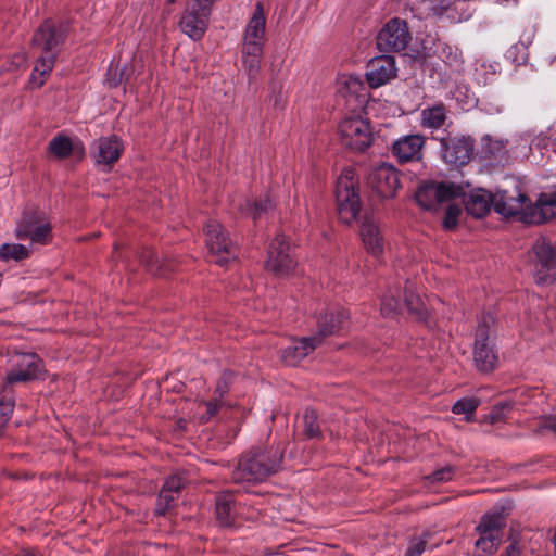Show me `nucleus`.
<instances>
[{
    "label": "nucleus",
    "instance_id": "1",
    "mask_svg": "<svg viewBox=\"0 0 556 556\" xmlns=\"http://www.w3.org/2000/svg\"><path fill=\"white\" fill-rule=\"evenodd\" d=\"M64 38V27H55L51 21H45L36 31L33 45L34 49L40 53V55L29 78L31 88H40L43 85L47 76L54 66L59 46L63 42Z\"/></svg>",
    "mask_w": 556,
    "mask_h": 556
},
{
    "label": "nucleus",
    "instance_id": "2",
    "mask_svg": "<svg viewBox=\"0 0 556 556\" xmlns=\"http://www.w3.org/2000/svg\"><path fill=\"white\" fill-rule=\"evenodd\" d=\"M346 317L348 315L344 311L320 316L317 321V332L314 336L291 341L288 346L281 350V361L288 366L298 365L321 344L324 338L339 331L343 327V321Z\"/></svg>",
    "mask_w": 556,
    "mask_h": 556
},
{
    "label": "nucleus",
    "instance_id": "3",
    "mask_svg": "<svg viewBox=\"0 0 556 556\" xmlns=\"http://www.w3.org/2000/svg\"><path fill=\"white\" fill-rule=\"evenodd\" d=\"M282 454L274 452H257L243 455L232 471L235 483L261 482L280 468Z\"/></svg>",
    "mask_w": 556,
    "mask_h": 556
},
{
    "label": "nucleus",
    "instance_id": "4",
    "mask_svg": "<svg viewBox=\"0 0 556 556\" xmlns=\"http://www.w3.org/2000/svg\"><path fill=\"white\" fill-rule=\"evenodd\" d=\"M357 178L351 168L344 169L338 177L336 203L339 218L344 224H352L359 215L361 199L357 191Z\"/></svg>",
    "mask_w": 556,
    "mask_h": 556
},
{
    "label": "nucleus",
    "instance_id": "5",
    "mask_svg": "<svg viewBox=\"0 0 556 556\" xmlns=\"http://www.w3.org/2000/svg\"><path fill=\"white\" fill-rule=\"evenodd\" d=\"M533 278L538 285H549L556 280V248L545 238H540L529 252Z\"/></svg>",
    "mask_w": 556,
    "mask_h": 556
},
{
    "label": "nucleus",
    "instance_id": "6",
    "mask_svg": "<svg viewBox=\"0 0 556 556\" xmlns=\"http://www.w3.org/2000/svg\"><path fill=\"white\" fill-rule=\"evenodd\" d=\"M339 135L344 146L358 152L369 148L374 140L368 119L358 113L342 118L339 124Z\"/></svg>",
    "mask_w": 556,
    "mask_h": 556
},
{
    "label": "nucleus",
    "instance_id": "7",
    "mask_svg": "<svg viewBox=\"0 0 556 556\" xmlns=\"http://www.w3.org/2000/svg\"><path fill=\"white\" fill-rule=\"evenodd\" d=\"M20 240H29L35 245H46L52 241V227L43 212L25 213L15 228Z\"/></svg>",
    "mask_w": 556,
    "mask_h": 556
},
{
    "label": "nucleus",
    "instance_id": "8",
    "mask_svg": "<svg viewBox=\"0 0 556 556\" xmlns=\"http://www.w3.org/2000/svg\"><path fill=\"white\" fill-rule=\"evenodd\" d=\"M215 1L188 0L179 23L181 31L193 40L201 39L208 26L212 5Z\"/></svg>",
    "mask_w": 556,
    "mask_h": 556
},
{
    "label": "nucleus",
    "instance_id": "9",
    "mask_svg": "<svg viewBox=\"0 0 556 556\" xmlns=\"http://www.w3.org/2000/svg\"><path fill=\"white\" fill-rule=\"evenodd\" d=\"M296 260L288 238L285 235H277L269 243L266 270L278 277H287L296 267Z\"/></svg>",
    "mask_w": 556,
    "mask_h": 556
},
{
    "label": "nucleus",
    "instance_id": "10",
    "mask_svg": "<svg viewBox=\"0 0 556 556\" xmlns=\"http://www.w3.org/2000/svg\"><path fill=\"white\" fill-rule=\"evenodd\" d=\"M492 325V316H483L476 331L473 359L478 369L483 372L492 371L497 363V354L489 337Z\"/></svg>",
    "mask_w": 556,
    "mask_h": 556
},
{
    "label": "nucleus",
    "instance_id": "11",
    "mask_svg": "<svg viewBox=\"0 0 556 556\" xmlns=\"http://www.w3.org/2000/svg\"><path fill=\"white\" fill-rule=\"evenodd\" d=\"M367 186L377 198L391 199L400 188V174L392 164L380 163L368 173Z\"/></svg>",
    "mask_w": 556,
    "mask_h": 556
},
{
    "label": "nucleus",
    "instance_id": "12",
    "mask_svg": "<svg viewBox=\"0 0 556 556\" xmlns=\"http://www.w3.org/2000/svg\"><path fill=\"white\" fill-rule=\"evenodd\" d=\"M463 195V188L451 182H426L416 192V201L426 210H437L445 202Z\"/></svg>",
    "mask_w": 556,
    "mask_h": 556
},
{
    "label": "nucleus",
    "instance_id": "13",
    "mask_svg": "<svg viewBox=\"0 0 556 556\" xmlns=\"http://www.w3.org/2000/svg\"><path fill=\"white\" fill-rule=\"evenodd\" d=\"M412 40L407 23L394 17L388 21L377 35V48L382 52H401Z\"/></svg>",
    "mask_w": 556,
    "mask_h": 556
},
{
    "label": "nucleus",
    "instance_id": "14",
    "mask_svg": "<svg viewBox=\"0 0 556 556\" xmlns=\"http://www.w3.org/2000/svg\"><path fill=\"white\" fill-rule=\"evenodd\" d=\"M493 207L503 216H517L519 220L523 222V214L529 207V198L515 181L513 190H498L493 195Z\"/></svg>",
    "mask_w": 556,
    "mask_h": 556
},
{
    "label": "nucleus",
    "instance_id": "15",
    "mask_svg": "<svg viewBox=\"0 0 556 556\" xmlns=\"http://www.w3.org/2000/svg\"><path fill=\"white\" fill-rule=\"evenodd\" d=\"M204 230L208 251L219 255L216 263L224 265L230 257H235L232 241L219 223L210 220Z\"/></svg>",
    "mask_w": 556,
    "mask_h": 556
},
{
    "label": "nucleus",
    "instance_id": "16",
    "mask_svg": "<svg viewBox=\"0 0 556 556\" xmlns=\"http://www.w3.org/2000/svg\"><path fill=\"white\" fill-rule=\"evenodd\" d=\"M12 369L7 375L8 383L35 379L42 369L41 359L34 353H17L11 358Z\"/></svg>",
    "mask_w": 556,
    "mask_h": 556
},
{
    "label": "nucleus",
    "instance_id": "17",
    "mask_svg": "<svg viewBox=\"0 0 556 556\" xmlns=\"http://www.w3.org/2000/svg\"><path fill=\"white\" fill-rule=\"evenodd\" d=\"M441 155L445 163L459 166L469 162L472 140L469 137H446L440 139Z\"/></svg>",
    "mask_w": 556,
    "mask_h": 556
},
{
    "label": "nucleus",
    "instance_id": "18",
    "mask_svg": "<svg viewBox=\"0 0 556 556\" xmlns=\"http://www.w3.org/2000/svg\"><path fill=\"white\" fill-rule=\"evenodd\" d=\"M337 94L346 100V104L353 109L362 106L366 101V88L358 75L340 74L336 81Z\"/></svg>",
    "mask_w": 556,
    "mask_h": 556
},
{
    "label": "nucleus",
    "instance_id": "19",
    "mask_svg": "<svg viewBox=\"0 0 556 556\" xmlns=\"http://www.w3.org/2000/svg\"><path fill=\"white\" fill-rule=\"evenodd\" d=\"M396 76L395 60L390 55H381L370 60L366 79L371 88L381 87Z\"/></svg>",
    "mask_w": 556,
    "mask_h": 556
},
{
    "label": "nucleus",
    "instance_id": "20",
    "mask_svg": "<svg viewBox=\"0 0 556 556\" xmlns=\"http://www.w3.org/2000/svg\"><path fill=\"white\" fill-rule=\"evenodd\" d=\"M556 217V190L549 193H542L536 202L529 204L528 211L523 214L526 224H543Z\"/></svg>",
    "mask_w": 556,
    "mask_h": 556
},
{
    "label": "nucleus",
    "instance_id": "21",
    "mask_svg": "<svg viewBox=\"0 0 556 556\" xmlns=\"http://www.w3.org/2000/svg\"><path fill=\"white\" fill-rule=\"evenodd\" d=\"M425 142L421 135L403 136L392 144V153L401 163L418 161L422 156Z\"/></svg>",
    "mask_w": 556,
    "mask_h": 556
},
{
    "label": "nucleus",
    "instance_id": "22",
    "mask_svg": "<svg viewBox=\"0 0 556 556\" xmlns=\"http://www.w3.org/2000/svg\"><path fill=\"white\" fill-rule=\"evenodd\" d=\"M359 235L366 250L374 256H378L383 251V237L378 222L372 215H365L362 223Z\"/></svg>",
    "mask_w": 556,
    "mask_h": 556
},
{
    "label": "nucleus",
    "instance_id": "23",
    "mask_svg": "<svg viewBox=\"0 0 556 556\" xmlns=\"http://www.w3.org/2000/svg\"><path fill=\"white\" fill-rule=\"evenodd\" d=\"M185 483V477L179 473L172 475L166 479L162 490L160 491L155 508L159 515H165L166 511L175 505Z\"/></svg>",
    "mask_w": 556,
    "mask_h": 556
},
{
    "label": "nucleus",
    "instance_id": "24",
    "mask_svg": "<svg viewBox=\"0 0 556 556\" xmlns=\"http://www.w3.org/2000/svg\"><path fill=\"white\" fill-rule=\"evenodd\" d=\"M459 198L467 212L476 218L485 216L493 206V195L485 189L472 190L468 194L463 190V195Z\"/></svg>",
    "mask_w": 556,
    "mask_h": 556
},
{
    "label": "nucleus",
    "instance_id": "25",
    "mask_svg": "<svg viewBox=\"0 0 556 556\" xmlns=\"http://www.w3.org/2000/svg\"><path fill=\"white\" fill-rule=\"evenodd\" d=\"M265 25L266 18L263 5L257 3L253 15L249 20L245 27L242 47L254 45L256 47L263 48L265 38Z\"/></svg>",
    "mask_w": 556,
    "mask_h": 556
},
{
    "label": "nucleus",
    "instance_id": "26",
    "mask_svg": "<svg viewBox=\"0 0 556 556\" xmlns=\"http://www.w3.org/2000/svg\"><path fill=\"white\" fill-rule=\"evenodd\" d=\"M124 150V144L117 136L100 138L94 146V160L98 164L111 165L115 163Z\"/></svg>",
    "mask_w": 556,
    "mask_h": 556
},
{
    "label": "nucleus",
    "instance_id": "27",
    "mask_svg": "<svg viewBox=\"0 0 556 556\" xmlns=\"http://www.w3.org/2000/svg\"><path fill=\"white\" fill-rule=\"evenodd\" d=\"M49 151L58 159H65L70 155L83 159L85 155V147L78 139H72L62 134L50 140Z\"/></svg>",
    "mask_w": 556,
    "mask_h": 556
},
{
    "label": "nucleus",
    "instance_id": "28",
    "mask_svg": "<svg viewBox=\"0 0 556 556\" xmlns=\"http://www.w3.org/2000/svg\"><path fill=\"white\" fill-rule=\"evenodd\" d=\"M447 119L446 109L443 104L427 106L420 112V124L431 130L440 129Z\"/></svg>",
    "mask_w": 556,
    "mask_h": 556
},
{
    "label": "nucleus",
    "instance_id": "29",
    "mask_svg": "<svg viewBox=\"0 0 556 556\" xmlns=\"http://www.w3.org/2000/svg\"><path fill=\"white\" fill-rule=\"evenodd\" d=\"M263 48L250 45L242 47V66L250 79H255L261 71V58Z\"/></svg>",
    "mask_w": 556,
    "mask_h": 556
},
{
    "label": "nucleus",
    "instance_id": "30",
    "mask_svg": "<svg viewBox=\"0 0 556 556\" xmlns=\"http://www.w3.org/2000/svg\"><path fill=\"white\" fill-rule=\"evenodd\" d=\"M236 207L241 214L251 216L253 219H257L271 207V201L267 195H265L254 202L244 200V203L240 202Z\"/></svg>",
    "mask_w": 556,
    "mask_h": 556
},
{
    "label": "nucleus",
    "instance_id": "31",
    "mask_svg": "<svg viewBox=\"0 0 556 556\" xmlns=\"http://www.w3.org/2000/svg\"><path fill=\"white\" fill-rule=\"evenodd\" d=\"M504 527V519L500 514H485L477 530L480 534L493 535L502 539V528Z\"/></svg>",
    "mask_w": 556,
    "mask_h": 556
},
{
    "label": "nucleus",
    "instance_id": "32",
    "mask_svg": "<svg viewBox=\"0 0 556 556\" xmlns=\"http://www.w3.org/2000/svg\"><path fill=\"white\" fill-rule=\"evenodd\" d=\"M405 305L408 312L416 316L418 319H425L428 316V307L419 294L415 293L412 286H406L405 289Z\"/></svg>",
    "mask_w": 556,
    "mask_h": 556
},
{
    "label": "nucleus",
    "instance_id": "33",
    "mask_svg": "<svg viewBox=\"0 0 556 556\" xmlns=\"http://www.w3.org/2000/svg\"><path fill=\"white\" fill-rule=\"evenodd\" d=\"M233 500L229 493L220 494L216 500V515L223 526L231 522Z\"/></svg>",
    "mask_w": 556,
    "mask_h": 556
},
{
    "label": "nucleus",
    "instance_id": "34",
    "mask_svg": "<svg viewBox=\"0 0 556 556\" xmlns=\"http://www.w3.org/2000/svg\"><path fill=\"white\" fill-rule=\"evenodd\" d=\"M140 262L153 274L157 276L165 275L167 263L161 260L159 255L152 250H146L140 255Z\"/></svg>",
    "mask_w": 556,
    "mask_h": 556
},
{
    "label": "nucleus",
    "instance_id": "35",
    "mask_svg": "<svg viewBox=\"0 0 556 556\" xmlns=\"http://www.w3.org/2000/svg\"><path fill=\"white\" fill-rule=\"evenodd\" d=\"M458 199L459 198H454L453 200L444 203V204H446V206H445V215H444L442 225H443V228L446 230H452V229L456 228V226L458 224V218L462 214V205H460L462 201L458 202Z\"/></svg>",
    "mask_w": 556,
    "mask_h": 556
},
{
    "label": "nucleus",
    "instance_id": "36",
    "mask_svg": "<svg viewBox=\"0 0 556 556\" xmlns=\"http://www.w3.org/2000/svg\"><path fill=\"white\" fill-rule=\"evenodd\" d=\"M28 255L27 247L20 243H3L0 247V260L2 261H21L28 257Z\"/></svg>",
    "mask_w": 556,
    "mask_h": 556
},
{
    "label": "nucleus",
    "instance_id": "37",
    "mask_svg": "<svg viewBox=\"0 0 556 556\" xmlns=\"http://www.w3.org/2000/svg\"><path fill=\"white\" fill-rule=\"evenodd\" d=\"M480 535V539L476 542L477 556H488L493 554L501 544L502 539L488 534Z\"/></svg>",
    "mask_w": 556,
    "mask_h": 556
},
{
    "label": "nucleus",
    "instance_id": "38",
    "mask_svg": "<svg viewBox=\"0 0 556 556\" xmlns=\"http://www.w3.org/2000/svg\"><path fill=\"white\" fill-rule=\"evenodd\" d=\"M479 406V401L475 397H464L457 401L453 407L452 412L456 415H465L467 419L475 413L477 407Z\"/></svg>",
    "mask_w": 556,
    "mask_h": 556
},
{
    "label": "nucleus",
    "instance_id": "39",
    "mask_svg": "<svg viewBox=\"0 0 556 556\" xmlns=\"http://www.w3.org/2000/svg\"><path fill=\"white\" fill-rule=\"evenodd\" d=\"M401 308V304L395 298L394 293L390 290L386 293L381 300V314L384 317H393L395 316Z\"/></svg>",
    "mask_w": 556,
    "mask_h": 556
},
{
    "label": "nucleus",
    "instance_id": "40",
    "mask_svg": "<svg viewBox=\"0 0 556 556\" xmlns=\"http://www.w3.org/2000/svg\"><path fill=\"white\" fill-rule=\"evenodd\" d=\"M440 48V56L451 66H458L463 62L462 52L457 47L442 43Z\"/></svg>",
    "mask_w": 556,
    "mask_h": 556
},
{
    "label": "nucleus",
    "instance_id": "41",
    "mask_svg": "<svg viewBox=\"0 0 556 556\" xmlns=\"http://www.w3.org/2000/svg\"><path fill=\"white\" fill-rule=\"evenodd\" d=\"M507 141L503 139H494L490 136L483 138V148L486 153L495 156L505 150Z\"/></svg>",
    "mask_w": 556,
    "mask_h": 556
},
{
    "label": "nucleus",
    "instance_id": "42",
    "mask_svg": "<svg viewBox=\"0 0 556 556\" xmlns=\"http://www.w3.org/2000/svg\"><path fill=\"white\" fill-rule=\"evenodd\" d=\"M427 536L428 534L412 539L404 556H420L426 549Z\"/></svg>",
    "mask_w": 556,
    "mask_h": 556
},
{
    "label": "nucleus",
    "instance_id": "43",
    "mask_svg": "<svg viewBox=\"0 0 556 556\" xmlns=\"http://www.w3.org/2000/svg\"><path fill=\"white\" fill-rule=\"evenodd\" d=\"M232 381V374L231 372H224L219 380L217 381L215 391H214V397H217L218 400L223 401V397L225 394L229 391V386Z\"/></svg>",
    "mask_w": 556,
    "mask_h": 556
},
{
    "label": "nucleus",
    "instance_id": "44",
    "mask_svg": "<svg viewBox=\"0 0 556 556\" xmlns=\"http://www.w3.org/2000/svg\"><path fill=\"white\" fill-rule=\"evenodd\" d=\"M304 427H305V433L309 438H314L319 432V426L316 421V415L313 410H307L304 415Z\"/></svg>",
    "mask_w": 556,
    "mask_h": 556
},
{
    "label": "nucleus",
    "instance_id": "45",
    "mask_svg": "<svg viewBox=\"0 0 556 556\" xmlns=\"http://www.w3.org/2000/svg\"><path fill=\"white\" fill-rule=\"evenodd\" d=\"M201 405H203L206 408V415L202 416L201 419L203 421H207L212 417H214L219 408H222L226 403L222 400H218L217 397H213L211 401H203L201 402Z\"/></svg>",
    "mask_w": 556,
    "mask_h": 556
},
{
    "label": "nucleus",
    "instance_id": "46",
    "mask_svg": "<svg viewBox=\"0 0 556 556\" xmlns=\"http://www.w3.org/2000/svg\"><path fill=\"white\" fill-rule=\"evenodd\" d=\"M454 468L451 466L434 471L428 479L431 482H447L454 477Z\"/></svg>",
    "mask_w": 556,
    "mask_h": 556
},
{
    "label": "nucleus",
    "instance_id": "47",
    "mask_svg": "<svg viewBox=\"0 0 556 556\" xmlns=\"http://www.w3.org/2000/svg\"><path fill=\"white\" fill-rule=\"evenodd\" d=\"M0 405H1L0 410H2V415L0 416V425H7L8 420L10 419V416L13 412L14 404L9 399H1Z\"/></svg>",
    "mask_w": 556,
    "mask_h": 556
},
{
    "label": "nucleus",
    "instance_id": "48",
    "mask_svg": "<svg viewBox=\"0 0 556 556\" xmlns=\"http://www.w3.org/2000/svg\"><path fill=\"white\" fill-rule=\"evenodd\" d=\"M538 425L539 430L546 429L556 432V415L541 417Z\"/></svg>",
    "mask_w": 556,
    "mask_h": 556
},
{
    "label": "nucleus",
    "instance_id": "49",
    "mask_svg": "<svg viewBox=\"0 0 556 556\" xmlns=\"http://www.w3.org/2000/svg\"><path fill=\"white\" fill-rule=\"evenodd\" d=\"M27 63L26 55L24 53H18L14 55L11 65L9 67V71H17L22 67H25Z\"/></svg>",
    "mask_w": 556,
    "mask_h": 556
},
{
    "label": "nucleus",
    "instance_id": "50",
    "mask_svg": "<svg viewBox=\"0 0 556 556\" xmlns=\"http://www.w3.org/2000/svg\"><path fill=\"white\" fill-rule=\"evenodd\" d=\"M509 408H510V404L509 403H500L498 405H496L493 408L492 414H491L492 420L496 421V420L501 419L504 416L503 410L504 409H509Z\"/></svg>",
    "mask_w": 556,
    "mask_h": 556
},
{
    "label": "nucleus",
    "instance_id": "51",
    "mask_svg": "<svg viewBox=\"0 0 556 556\" xmlns=\"http://www.w3.org/2000/svg\"><path fill=\"white\" fill-rule=\"evenodd\" d=\"M112 72H113V68L110 67L108 75L111 76ZM122 79H123V74H121L119 78L108 77V83L111 87H116L118 84L122 83Z\"/></svg>",
    "mask_w": 556,
    "mask_h": 556
},
{
    "label": "nucleus",
    "instance_id": "52",
    "mask_svg": "<svg viewBox=\"0 0 556 556\" xmlns=\"http://www.w3.org/2000/svg\"><path fill=\"white\" fill-rule=\"evenodd\" d=\"M518 555H519V549H518V546L516 543L510 544L505 552V556H518Z\"/></svg>",
    "mask_w": 556,
    "mask_h": 556
},
{
    "label": "nucleus",
    "instance_id": "53",
    "mask_svg": "<svg viewBox=\"0 0 556 556\" xmlns=\"http://www.w3.org/2000/svg\"><path fill=\"white\" fill-rule=\"evenodd\" d=\"M481 66L486 70V72H485L486 74H491V75H495L497 72V68H498L497 63H492V64H489L488 66L485 64H482Z\"/></svg>",
    "mask_w": 556,
    "mask_h": 556
},
{
    "label": "nucleus",
    "instance_id": "54",
    "mask_svg": "<svg viewBox=\"0 0 556 556\" xmlns=\"http://www.w3.org/2000/svg\"><path fill=\"white\" fill-rule=\"evenodd\" d=\"M478 80H479V83H482L485 85V84H488L489 79H488V77H483V78L478 77Z\"/></svg>",
    "mask_w": 556,
    "mask_h": 556
},
{
    "label": "nucleus",
    "instance_id": "55",
    "mask_svg": "<svg viewBox=\"0 0 556 556\" xmlns=\"http://www.w3.org/2000/svg\"><path fill=\"white\" fill-rule=\"evenodd\" d=\"M554 546H555V552H556V532H555V535H554Z\"/></svg>",
    "mask_w": 556,
    "mask_h": 556
},
{
    "label": "nucleus",
    "instance_id": "56",
    "mask_svg": "<svg viewBox=\"0 0 556 556\" xmlns=\"http://www.w3.org/2000/svg\"><path fill=\"white\" fill-rule=\"evenodd\" d=\"M167 1H168L169 3H173V2H175L176 0H167Z\"/></svg>",
    "mask_w": 556,
    "mask_h": 556
}]
</instances>
